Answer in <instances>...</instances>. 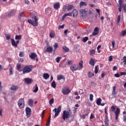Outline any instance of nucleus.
<instances>
[{"label": "nucleus", "instance_id": "obj_3", "mask_svg": "<svg viewBox=\"0 0 126 126\" xmlns=\"http://www.w3.org/2000/svg\"><path fill=\"white\" fill-rule=\"evenodd\" d=\"M33 66L32 65L26 66L24 67L23 69V74H25V73H29L31 71H32V68Z\"/></svg>", "mask_w": 126, "mask_h": 126}, {"label": "nucleus", "instance_id": "obj_47", "mask_svg": "<svg viewBox=\"0 0 126 126\" xmlns=\"http://www.w3.org/2000/svg\"><path fill=\"white\" fill-rule=\"evenodd\" d=\"M62 60V57H58L56 59V61L57 62V63H60V61Z\"/></svg>", "mask_w": 126, "mask_h": 126}, {"label": "nucleus", "instance_id": "obj_18", "mask_svg": "<svg viewBox=\"0 0 126 126\" xmlns=\"http://www.w3.org/2000/svg\"><path fill=\"white\" fill-rule=\"evenodd\" d=\"M89 63L91 65V66H94V65H95V60L91 58L90 61Z\"/></svg>", "mask_w": 126, "mask_h": 126}, {"label": "nucleus", "instance_id": "obj_61", "mask_svg": "<svg viewBox=\"0 0 126 126\" xmlns=\"http://www.w3.org/2000/svg\"><path fill=\"white\" fill-rule=\"evenodd\" d=\"M115 77H120L121 76V74L116 73L115 74Z\"/></svg>", "mask_w": 126, "mask_h": 126}, {"label": "nucleus", "instance_id": "obj_51", "mask_svg": "<svg viewBox=\"0 0 126 126\" xmlns=\"http://www.w3.org/2000/svg\"><path fill=\"white\" fill-rule=\"evenodd\" d=\"M99 34V32L94 31L93 32L92 35L93 36H96V35H98Z\"/></svg>", "mask_w": 126, "mask_h": 126}, {"label": "nucleus", "instance_id": "obj_27", "mask_svg": "<svg viewBox=\"0 0 126 126\" xmlns=\"http://www.w3.org/2000/svg\"><path fill=\"white\" fill-rule=\"evenodd\" d=\"M66 16H72V13L69 12L64 14L63 18L64 19L65 17H66Z\"/></svg>", "mask_w": 126, "mask_h": 126}, {"label": "nucleus", "instance_id": "obj_21", "mask_svg": "<svg viewBox=\"0 0 126 126\" xmlns=\"http://www.w3.org/2000/svg\"><path fill=\"white\" fill-rule=\"evenodd\" d=\"M80 12H81L82 16H86V10L85 9L80 10Z\"/></svg>", "mask_w": 126, "mask_h": 126}, {"label": "nucleus", "instance_id": "obj_30", "mask_svg": "<svg viewBox=\"0 0 126 126\" xmlns=\"http://www.w3.org/2000/svg\"><path fill=\"white\" fill-rule=\"evenodd\" d=\"M10 89L12 91H16V90H17V89H18V87H17L16 86H12L11 87Z\"/></svg>", "mask_w": 126, "mask_h": 126}, {"label": "nucleus", "instance_id": "obj_19", "mask_svg": "<svg viewBox=\"0 0 126 126\" xmlns=\"http://www.w3.org/2000/svg\"><path fill=\"white\" fill-rule=\"evenodd\" d=\"M104 124L105 126H109V118L107 116H106L104 119Z\"/></svg>", "mask_w": 126, "mask_h": 126}, {"label": "nucleus", "instance_id": "obj_60", "mask_svg": "<svg viewBox=\"0 0 126 126\" xmlns=\"http://www.w3.org/2000/svg\"><path fill=\"white\" fill-rule=\"evenodd\" d=\"M94 31L95 32H99V28H98L97 27H95L94 30Z\"/></svg>", "mask_w": 126, "mask_h": 126}, {"label": "nucleus", "instance_id": "obj_13", "mask_svg": "<svg viewBox=\"0 0 126 126\" xmlns=\"http://www.w3.org/2000/svg\"><path fill=\"white\" fill-rule=\"evenodd\" d=\"M11 41L12 45L13 46V47H17V46H18V44H19V40H17L16 42L15 40H14V39H11Z\"/></svg>", "mask_w": 126, "mask_h": 126}, {"label": "nucleus", "instance_id": "obj_15", "mask_svg": "<svg viewBox=\"0 0 126 126\" xmlns=\"http://www.w3.org/2000/svg\"><path fill=\"white\" fill-rule=\"evenodd\" d=\"M69 92H70V91L67 88H64L62 90V93L63 95H67Z\"/></svg>", "mask_w": 126, "mask_h": 126}, {"label": "nucleus", "instance_id": "obj_16", "mask_svg": "<svg viewBox=\"0 0 126 126\" xmlns=\"http://www.w3.org/2000/svg\"><path fill=\"white\" fill-rule=\"evenodd\" d=\"M29 57L32 60H34L35 58H37V55H36L35 53H32L31 55H29Z\"/></svg>", "mask_w": 126, "mask_h": 126}, {"label": "nucleus", "instance_id": "obj_14", "mask_svg": "<svg viewBox=\"0 0 126 126\" xmlns=\"http://www.w3.org/2000/svg\"><path fill=\"white\" fill-rule=\"evenodd\" d=\"M25 82L27 84H31L33 82V79L29 78H26L25 79Z\"/></svg>", "mask_w": 126, "mask_h": 126}, {"label": "nucleus", "instance_id": "obj_57", "mask_svg": "<svg viewBox=\"0 0 126 126\" xmlns=\"http://www.w3.org/2000/svg\"><path fill=\"white\" fill-rule=\"evenodd\" d=\"M122 75H126V72H120V76H122Z\"/></svg>", "mask_w": 126, "mask_h": 126}, {"label": "nucleus", "instance_id": "obj_17", "mask_svg": "<svg viewBox=\"0 0 126 126\" xmlns=\"http://www.w3.org/2000/svg\"><path fill=\"white\" fill-rule=\"evenodd\" d=\"M33 103H34V101L32 99H29L28 100V104L30 107H33Z\"/></svg>", "mask_w": 126, "mask_h": 126}, {"label": "nucleus", "instance_id": "obj_26", "mask_svg": "<svg viewBox=\"0 0 126 126\" xmlns=\"http://www.w3.org/2000/svg\"><path fill=\"white\" fill-rule=\"evenodd\" d=\"M63 49L64 50L65 53H68V52H69V49H68L66 46H63Z\"/></svg>", "mask_w": 126, "mask_h": 126}, {"label": "nucleus", "instance_id": "obj_36", "mask_svg": "<svg viewBox=\"0 0 126 126\" xmlns=\"http://www.w3.org/2000/svg\"><path fill=\"white\" fill-rule=\"evenodd\" d=\"M43 77L45 79H48L50 77V75L48 73H45L43 74Z\"/></svg>", "mask_w": 126, "mask_h": 126}, {"label": "nucleus", "instance_id": "obj_42", "mask_svg": "<svg viewBox=\"0 0 126 126\" xmlns=\"http://www.w3.org/2000/svg\"><path fill=\"white\" fill-rule=\"evenodd\" d=\"M98 71H99L98 66H95L94 69V73H95V74H97V73H98Z\"/></svg>", "mask_w": 126, "mask_h": 126}, {"label": "nucleus", "instance_id": "obj_28", "mask_svg": "<svg viewBox=\"0 0 126 126\" xmlns=\"http://www.w3.org/2000/svg\"><path fill=\"white\" fill-rule=\"evenodd\" d=\"M50 123H51V115L48 117V119L46 124V126H50Z\"/></svg>", "mask_w": 126, "mask_h": 126}, {"label": "nucleus", "instance_id": "obj_10", "mask_svg": "<svg viewBox=\"0 0 126 126\" xmlns=\"http://www.w3.org/2000/svg\"><path fill=\"white\" fill-rule=\"evenodd\" d=\"M26 113L27 118H30V116H31V108L28 107H26Z\"/></svg>", "mask_w": 126, "mask_h": 126}, {"label": "nucleus", "instance_id": "obj_55", "mask_svg": "<svg viewBox=\"0 0 126 126\" xmlns=\"http://www.w3.org/2000/svg\"><path fill=\"white\" fill-rule=\"evenodd\" d=\"M10 72V74L12 75V74H13V72H12V67L10 68L9 70Z\"/></svg>", "mask_w": 126, "mask_h": 126}, {"label": "nucleus", "instance_id": "obj_2", "mask_svg": "<svg viewBox=\"0 0 126 126\" xmlns=\"http://www.w3.org/2000/svg\"><path fill=\"white\" fill-rule=\"evenodd\" d=\"M115 110L116 107L114 106L111 107V110L112 112H114V114L115 115V119L117 121L119 119V116H120V114H121V109L119 107H117L116 111H115Z\"/></svg>", "mask_w": 126, "mask_h": 126}, {"label": "nucleus", "instance_id": "obj_52", "mask_svg": "<svg viewBox=\"0 0 126 126\" xmlns=\"http://www.w3.org/2000/svg\"><path fill=\"white\" fill-rule=\"evenodd\" d=\"M122 7L124 9V12H126V4H124Z\"/></svg>", "mask_w": 126, "mask_h": 126}, {"label": "nucleus", "instance_id": "obj_49", "mask_svg": "<svg viewBox=\"0 0 126 126\" xmlns=\"http://www.w3.org/2000/svg\"><path fill=\"white\" fill-rule=\"evenodd\" d=\"M19 57H20L21 58H23V57H24V52H22L21 51L20 52Z\"/></svg>", "mask_w": 126, "mask_h": 126}, {"label": "nucleus", "instance_id": "obj_41", "mask_svg": "<svg viewBox=\"0 0 126 126\" xmlns=\"http://www.w3.org/2000/svg\"><path fill=\"white\" fill-rule=\"evenodd\" d=\"M88 76L89 78H91V77H92V76H94V73H93L91 72H89Z\"/></svg>", "mask_w": 126, "mask_h": 126}, {"label": "nucleus", "instance_id": "obj_12", "mask_svg": "<svg viewBox=\"0 0 126 126\" xmlns=\"http://www.w3.org/2000/svg\"><path fill=\"white\" fill-rule=\"evenodd\" d=\"M119 7L118 8L119 11L120 12H122V8H123V6L124 5V0H119L118 1Z\"/></svg>", "mask_w": 126, "mask_h": 126}, {"label": "nucleus", "instance_id": "obj_37", "mask_svg": "<svg viewBox=\"0 0 126 126\" xmlns=\"http://www.w3.org/2000/svg\"><path fill=\"white\" fill-rule=\"evenodd\" d=\"M53 47L54 48V52H55L58 48V47H59V44H58V43H55L53 45Z\"/></svg>", "mask_w": 126, "mask_h": 126}, {"label": "nucleus", "instance_id": "obj_4", "mask_svg": "<svg viewBox=\"0 0 126 126\" xmlns=\"http://www.w3.org/2000/svg\"><path fill=\"white\" fill-rule=\"evenodd\" d=\"M33 20L32 21L31 19L28 20V22L30 23V24H32V26H38V17L37 16H35L33 18Z\"/></svg>", "mask_w": 126, "mask_h": 126}, {"label": "nucleus", "instance_id": "obj_63", "mask_svg": "<svg viewBox=\"0 0 126 126\" xmlns=\"http://www.w3.org/2000/svg\"><path fill=\"white\" fill-rule=\"evenodd\" d=\"M87 116H88V114L83 115H82V118L83 119H85L86 118V117H87Z\"/></svg>", "mask_w": 126, "mask_h": 126}, {"label": "nucleus", "instance_id": "obj_11", "mask_svg": "<svg viewBox=\"0 0 126 126\" xmlns=\"http://www.w3.org/2000/svg\"><path fill=\"white\" fill-rule=\"evenodd\" d=\"M117 87L116 86H113L112 88V92L111 95L113 97V98H116L117 97V91H116Z\"/></svg>", "mask_w": 126, "mask_h": 126}, {"label": "nucleus", "instance_id": "obj_20", "mask_svg": "<svg viewBox=\"0 0 126 126\" xmlns=\"http://www.w3.org/2000/svg\"><path fill=\"white\" fill-rule=\"evenodd\" d=\"M60 6H61V5L60 4V3L57 2V3H55L54 5V8H55V9H59V8H60Z\"/></svg>", "mask_w": 126, "mask_h": 126}, {"label": "nucleus", "instance_id": "obj_1", "mask_svg": "<svg viewBox=\"0 0 126 126\" xmlns=\"http://www.w3.org/2000/svg\"><path fill=\"white\" fill-rule=\"evenodd\" d=\"M71 115L70 110H64L62 114L61 119L63 122H67L69 120V117H70Z\"/></svg>", "mask_w": 126, "mask_h": 126}, {"label": "nucleus", "instance_id": "obj_24", "mask_svg": "<svg viewBox=\"0 0 126 126\" xmlns=\"http://www.w3.org/2000/svg\"><path fill=\"white\" fill-rule=\"evenodd\" d=\"M16 67L18 71H22V69H21V65L20 64L17 63Z\"/></svg>", "mask_w": 126, "mask_h": 126}, {"label": "nucleus", "instance_id": "obj_34", "mask_svg": "<svg viewBox=\"0 0 126 126\" xmlns=\"http://www.w3.org/2000/svg\"><path fill=\"white\" fill-rule=\"evenodd\" d=\"M101 102H102V99L101 98H99L96 100V104L98 105V106H100L101 105Z\"/></svg>", "mask_w": 126, "mask_h": 126}, {"label": "nucleus", "instance_id": "obj_43", "mask_svg": "<svg viewBox=\"0 0 126 126\" xmlns=\"http://www.w3.org/2000/svg\"><path fill=\"white\" fill-rule=\"evenodd\" d=\"M51 86H52L53 88H56L57 84H56V82L55 81H53L51 83Z\"/></svg>", "mask_w": 126, "mask_h": 126}, {"label": "nucleus", "instance_id": "obj_46", "mask_svg": "<svg viewBox=\"0 0 126 126\" xmlns=\"http://www.w3.org/2000/svg\"><path fill=\"white\" fill-rule=\"evenodd\" d=\"M53 104H54V98H51L49 100V105H50V106H52V105H53Z\"/></svg>", "mask_w": 126, "mask_h": 126}, {"label": "nucleus", "instance_id": "obj_29", "mask_svg": "<svg viewBox=\"0 0 126 126\" xmlns=\"http://www.w3.org/2000/svg\"><path fill=\"white\" fill-rule=\"evenodd\" d=\"M57 79L58 80H61V79L65 80V77H64L63 75H59L57 76Z\"/></svg>", "mask_w": 126, "mask_h": 126}, {"label": "nucleus", "instance_id": "obj_58", "mask_svg": "<svg viewBox=\"0 0 126 126\" xmlns=\"http://www.w3.org/2000/svg\"><path fill=\"white\" fill-rule=\"evenodd\" d=\"M112 45V48L114 49L115 48V41H112L111 42Z\"/></svg>", "mask_w": 126, "mask_h": 126}, {"label": "nucleus", "instance_id": "obj_7", "mask_svg": "<svg viewBox=\"0 0 126 126\" xmlns=\"http://www.w3.org/2000/svg\"><path fill=\"white\" fill-rule=\"evenodd\" d=\"M18 105L19 106L20 109H22V108H24L25 106V102L24 101V98H20L18 101Z\"/></svg>", "mask_w": 126, "mask_h": 126}, {"label": "nucleus", "instance_id": "obj_6", "mask_svg": "<svg viewBox=\"0 0 126 126\" xmlns=\"http://www.w3.org/2000/svg\"><path fill=\"white\" fill-rule=\"evenodd\" d=\"M62 111V106H59V107L57 109V108H55L53 110V112H55V114L54 115V119H56L59 115H60V113H61Z\"/></svg>", "mask_w": 126, "mask_h": 126}, {"label": "nucleus", "instance_id": "obj_45", "mask_svg": "<svg viewBox=\"0 0 126 126\" xmlns=\"http://www.w3.org/2000/svg\"><path fill=\"white\" fill-rule=\"evenodd\" d=\"M21 35H16L15 36V40H21Z\"/></svg>", "mask_w": 126, "mask_h": 126}, {"label": "nucleus", "instance_id": "obj_31", "mask_svg": "<svg viewBox=\"0 0 126 126\" xmlns=\"http://www.w3.org/2000/svg\"><path fill=\"white\" fill-rule=\"evenodd\" d=\"M123 121L126 122V111H124L123 113Z\"/></svg>", "mask_w": 126, "mask_h": 126}, {"label": "nucleus", "instance_id": "obj_32", "mask_svg": "<svg viewBox=\"0 0 126 126\" xmlns=\"http://www.w3.org/2000/svg\"><path fill=\"white\" fill-rule=\"evenodd\" d=\"M121 21V15H118L117 17V24L119 26H121V24H120V22Z\"/></svg>", "mask_w": 126, "mask_h": 126}, {"label": "nucleus", "instance_id": "obj_8", "mask_svg": "<svg viewBox=\"0 0 126 126\" xmlns=\"http://www.w3.org/2000/svg\"><path fill=\"white\" fill-rule=\"evenodd\" d=\"M70 69L71 71H76L78 69V65L73 64L70 66Z\"/></svg>", "mask_w": 126, "mask_h": 126}, {"label": "nucleus", "instance_id": "obj_22", "mask_svg": "<svg viewBox=\"0 0 126 126\" xmlns=\"http://www.w3.org/2000/svg\"><path fill=\"white\" fill-rule=\"evenodd\" d=\"M120 35L121 36H122V37H126V30H122L121 32V33H120Z\"/></svg>", "mask_w": 126, "mask_h": 126}, {"label": "nucleus", "instance_id": "obj_64", "mask_svg": "<svg viewBox=\"0 0 126 126\" xmlns=\"http://www.w3.org/2000/svg\"><path fill=\"white\" fill-rule=\"evenodd\" d=\"M113 61V56H111L109 57V62H112Z\"/></svg>", "mask_w": 126, "mask_h": 126}, {"label": "nucleus", "instance_id": "obj_23", "mask_svg": "<svg viewBox=\"0 0 126 126\" xmlns=\"http://www.w3.org/2000/svg\"><path fill=\"white\" fill-rule=\"evenodd\" d=\"M46 51L47 53H52L53 52V47H47Z\"/></svg>", "mask_w": 126, "mask_h": 126}, {"label": "nucleus", "instance_id": "obj_33", "mask_svg": "<svg viewBox=\"0 0 126 126\" xmlns=\"http://www.w3.org/2000/svg\"><path fill=\"white\" fill-rule=\"evenodd\" d=\"M95 53H96V51H95V49H92L90 51V54L91 56H94Z\"/></svg>", "mask_w": 126, "mask_h": 126}, {"label": "nucleus", "instance_id": "obj_48", "mask_svg": "<svg viewBox=\"0 0 126 126\" xmlns=\"http://www.w3.org/2000/svg\"><path fill=\"white\" fill-rule=\"evenodd\" d=\"M94 97V95H93V94H90V100L92 102L93 101V98Z\"/></svg>", "mask_w": 126, "mask_h": 126}, {"label": "nucleus", "instance_id": "obj_38", "mask_svg": "<svg viewBox=\"0 0 126 126\" xmlns=\"http://www.w3.org/2000/svg\"><path fill=\"white\" fill-rule=\"evenodd\" d=\"M83 5H87V3L84 1H81L80 3V6H83Z\"/></svg>", "mask_w": 126, "mask_h": 126}, {"label": "nucleus", "instance_id": "obj_39", "mask_svg": "<svg viewBox=\"0 0 126 126\" xmlns=\"http://www.w3.org/2000/svg\"><path fill=\"white\" fill-rule=\"evenodd\" d=\"M72 13H73V16H77V14H78L76 10H73Z\"/></svg>", "mask_w": 126, "mask_h": 126}, {"label": "nucleus", "instance_id": "obj_40", "mask_svg": "<svg viewBox=\"0 0 126 126\" xmlns=\"http://www.w3.org/2000/svg\"><path fill=\"white\" fill-rule=\"evenodd\" d=\"M88 37L86 36L85 37H83L82 38V41L83 42H84V43H86V42H87V41H88Z\"/></svg>", "mask_w": 126, "mask_h": 126}, {"label": "nucleus", "instance_id": "obj_59", "mask_svg": "<svg viewBox=\"0 0 126 126\" xmlns=\"http://www.w3.org/2000/svg\"><path fill=\"white\" fill-rule=\"evenodd\" d=\"M25 3L26 4H30V2L28 0H25Z\"/></svg>", "mask_w": 126, "mask_h": 126}, {"label": "nucleus", "instance_id": "obj_53", "mask_svg": "<svg viewBox=\"0 0 126 126\" xmlns=\"http://www.w3.org/2000/svg\"><path fill=\"white\" fill-rule=\"evenodd\" d=\"M24 16H25V15L24 14V12L20 13L19 14L20 17H24Z\"/></svg>", "mask_w": 126, "mask_h": 126}, {"label": "nucleus", "instance_id": "obj_9", "mask_svg": "<svg viewBox=\"0 0 126 126\" xmlns=\"http://www.w3.org/2000/svg\"><path fill=\"white\" fill-rule=\"evenodd\" d=\"M15 13H16V9H12L9 12L7 16L8 17H11V16L15 15Z\"/></svg>", "mask_w": 126, "mask_h": 126}, {"label": "nucleus", "instance_id": "obj_50", "mask_svg": "<svg viewBox=\"0 0 126 126\" xmlns=\"http://www.w3.org/2000/svg\"><path fill=\"white\" fill-rule=\"evenodd\" d=\"M123 61L124 63V65H126V56L123 57Z\"/></svg>", "mask_w": 126, "mask_h": 126}, {"label": "nucleus", "instance_id": "obj_35", "mask_svg": "<svg viewBox=\"0 0 126 126\" xmlns=\"http://www.w3.org/2000/svg\"><path fill=\"white\" fill-rule=\"evenodd\" d=\"M49 36L50 37V38H54V37H55V32H54V31H51L50 34H49Z\"/></svg>", "mask_w": 126, "mask_h": 126}, {"label": "nucleus", "instance_id": "obj_44", "mask_svg": "<svg viewBox=\"0 0 126 126\" xmlns=\"http://www.w3.org/2000/svg\"><path fill=\"white\" fill-rule=\"evenodd\" d=\"M34 87L35 88L33 90V92H34V93L38 92V90H39V89L38 88V86L37 85H35Z\"/></svg>", "mask_w": 126, "mask_h": 126}, {"label": "nucleus", "instance_id": "obj_5", "mask_svg": "<svg viewBox=\"0 0 126 126\" xmlns=\"http://www.w3.org/2000/svg\"><path fill=\"white\" fill-rule=\"evenodd\" d=\"M74 8V6L73 5H68V4H66V5L63 6V11H66V9H67L68 11H70L72 10V9H73Z\"/></svg>", "mask_w": 126, "mask_h": 126}, {"label": "nucleus", "instance_id": "obj_54", "mask_svg": "<svg viewBox=\"0 0 126 126\" xmlns=\"http://www.w3.org/2000/svg\"><path fill=\"white\" fill-rule=\"evenodd\" d=\"M9 39H10V35L9 34H6V39L8 41L9 40Z\"/></svg>", "mask_w": 126, "mask_h": 126}, {"label": "nucleus", "instance_id": "obj_56", "mask_svg": "<svg viewBox=\"0 0 126 126\" xmlns=\"http://www.w3.org/2000/svg\"><path fill=\"white\" fill-rule=\"evenodd\" d=\"M63 28H64V25L60 26L58 28V29H63Z\"/></svg>", "mask_w": 126, "mask_h": 126}, {"label": "nucleus", "instance_id": "obj_62", "mask_svg": "<svg viewBox=\"0 0 126 126\" xmlns=\"http://www.w3.org/2000/svg\"><path fill=\"white\" fill-rule=\"evenodd\" d=\"M94 118H95V116H94V115H93V114H92L90 116V119L92 120V119H94Z\"/></svg>", "mask_w": 126, "mask_h": 126}, {"label": "nucleus", "instance_id": "obj_25", "mask_svg": "<svg viewBox=\"0 0 126 126\" xmlns=\"http://www.w3.org/2000/svg\"><path fill=\"white\" fill-rule=\"evenodd\" d=\"M79 67L80 69L83 68V61L81 60L79 63Z\"/></svg>", "mask_w": 126, "mask_h": 126}]
</instances>
